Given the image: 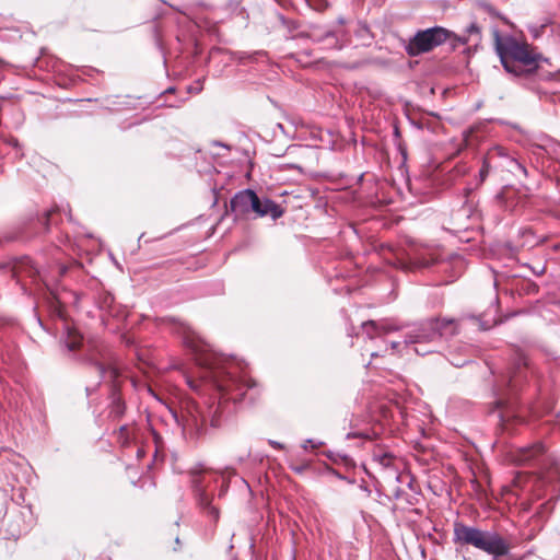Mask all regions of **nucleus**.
Listing matches in <instances>:
<instances>
[{
  "mask_svg": "<svg viewBox=\"0 0 560 560\" xmlns=\"http://www.w3.org/2000/svg\"><path fill=\"white\" fill-rule=\"evenodd\" d=\"M183 342L194 354L195 361L202 369L201 377L212 384L223 396L234 401L245 398L247 390L256 383L250 378H238L226 370L225 359L212 351L210 346L190 327L183 326Z\"/></svg>",
  "mask_w": 560,
  "mask_h": 560,
  "instance_id": "1",
  "label": "nucleus"
},
{
  "mask_svg": "<svg viewBox=\"0 0 560 560\" xmlns=\"http://www.w3.org/2000/svg\"><path fill=\"white\" fill-rule=\"evenodd\" d=\"M495 50L506 72L516 77L534 72L542 56L526 42H521L513 36H502L499 30L493 28Z\"/></svg>",
  "mask_w": 560,
  "mask_h": 560,
  "instance_id": "2",
  "label": "nucleus"
},
{
  "mask_svg": "<svg viewBox=\"0 0 560 560\" xmlns=\"http://www.w3.org/2000/svg\"><path fill=\"white\" fill-rule=\"evenodd\" d=\"M458 325L455 319H429L413 327L405 337L406 346L413 345V351L419 355L435 352L438 343L442 339H447L456 335Z\"/></svg>",
  "mask_w": 560,
  "mask_h": 560,
  "instance_id": "3",
  "label": "nucleus"
},
{
  "mask_svg": "<svg viewBox=\"0 0 560 560\" xmlns=\"http://www.w3.org/2000/svg\"><path fill=\"white\" fill-rule=\"evenodd\" d=\"M454 541L474 546L493 558L505 556L509 552L508 544L498 533L481 530L462 523L454 525Z\"/></svg>",
  "mask_w": 560,
  "mask_h": 560,
  "instance_id": "4",
  "label": "nucleus"
},
{
  "mask_svg": "<svg viewBox=\"0 0 560 560\" xmlns=\"http://www.w3.org/2000/svg\"><path fill=\"white\" fill-rule=\"evenodd\" d=\"M59 255L60 250L56 248L54 255V264H49L47 266H43L39 260L33 261L30 258H25L23 261L16 262L10 267L12 276L19 277L21 270L25 268L30 277L37 276L45 284V287L50 291L56 301L61 303L56 285L59 278H61L67 272L68 267L59 261Z\"/></svg>",
  "mask_w": 560,
  "mask_h": 560,
  "instance_id": "5",
  "label": "nucleus"
},
{
  "mask_svg": "<svg viewBox=\"0 0 560 560\" xmlns=\"http://www.w3.org/2000/svg\"><path fill=\"white\" fill-rule=\"evenodd\" d=\"M231 211L236 218L255 212L257 217H270L277 220L283 215V208L271 199H260L252 189L236 192L230 202Z\"/></svg>",
  "mask_w": 560,
  "mask_h": 560,
  "instance_id": "6",
  "label": "nucleus"
},
{
  "mask_svg": "<svg viewBox=\"0 0 560 560\" xmlns=\"http://www.w3.org/2000/svg\"><path fill=\"white\" fill-rule=\"evenodd\" d=\"M447 40L465 45L466 37H457L456 34L442 26H433L418 31L405 45V51L409 57H417L432 51Z\"/></svg>",
  "mask_w": 560,
  "mask_h": 560,
  "instance_id": "7",
  "label": "nucleus"
},
{
  "mask_svg": "<svg viewBox=\"0 0 560 560\" xmlns=\"http://www.w3.org/2000/svg\"><path fill=\"white\" fill-rule=\"evenodd\" d=\"M529 371L528 360L524 352L515 350L511 366L509 368L505 375L501 378L500 387L498 388V395L500 396L497 400L499 407H508L512 405L510 401V394L513 395L521 387V385L527 380Z\"/></svg>",
  "mask_w": 560,
  "mask_h": 560,
  "instance_id": "8",
  "label": "nucleus"
},
{
  "mask_svg": "<svg viewBox=\"0 0 560 560\" xmlns=\"http://www.w3.org/2000/svg\"><path fill=\"white\" fill-rule=\"evenodd\" d=\"M338 22V28L331 31L319 26H312L306 35L313 42L322 44L324 49H341L349 43V35L342 26L343 20L339 19Z\"/></svg>",
  "mask_w": 560,
  "mask_h": 560,
  "instance_id": "9",
  "label": "nucleus"
},
{
  "mask_svg": "<svg viewBox=\"0 0 560 560\" xmlns=\"http://www.w3.org/2000/svg\"><path fill=\"white\" fill-rule=\"evenodd\" d=\"M177 421L182 424L184 432L191 436H199L203 431L207 417L196 402H188L180 420Z\"/></svg>",
  "mask_w": 560,
  "mask_h": 560,
  "instance_id": "10",
  "label": "nucleus"
},
{
  "mask_svg": "<svg viewBox=\"0 0 560 560\" xmlns=\"http://www.w3.org/2000/svg\"><path fill=\"white\" fill-rule=\"evenodd\" d=\"M510 457L516 465H540L545 457V446L537 442L533 445L518 447L510 452Z\"/></svg>",
  "mask_w": 560,
  "mask_h": 560,
  "instance_id": "11",
  "label": "nucleus"
},
{
  "mask_svg": "<svg viewBox=\"0 0 560 560\" xmlns=\"http://www.w3.org/2000/svg\"><path fill=\"white\" fill-rule=\"evenodd\" d=\"M192 489L198 506L207 513L213 522H218L220 516L219 510L211 504V497L207 493L200 476H195L192 478Z\"/></svg>",
  "mask_w": 560,
  "mask_h": 560,
  "instance_id": "12",
  "label": "nucleus"
},
{
  "mask_svg": "<svg viewBox=\"0 0 560 560\" xmlns=\"http://www.w3.org/2000/svg\"><path fill=\"white\" fill-rule=\"evenodd\" d=\"M397 457L381 447H376L373 450L372 453V464H374L376 467H378L381 470H393L395 475V480L397 482L401 481V475L398 472V469L396 467Z\"/></svg>",
  "mask_w": 560,
  "mask_h": 560,
  "instance_id": "13",
  "label": "nucleus"
},
{
  "mask_svg": "<svg viewBox=\"0 0 560 560\" xmlns=\"http://www.w3.org/2000/svg\"><path fill=\"white\" fill-rule=\"evenodd\" d=\"M399 328L387 320H368L362 323V330L370 339L386 335Z\"/></svg>",
  "mask_w": 560,
  "mask_h": 560,
  "instance_id": "14",
  "label": "nucleus"
},
{
  "mask_svg": "<svg viewBox=\"0 0 560 560\" xmlns=\"http://www.w3.org/2000/svg\"><path fill=\"white\" fill-rule=\"evenodd\" d=\"M97 355H100L101 359H105V354L102 352V350L97 349V353H91L88 358V361L98 374L100 380L104 378L107 373L113 380H115L118 376L117 369L114 366H106L105 362L98 360Z\"/></svg>",
  "mask_w": 560,
  "mask_h": 560,
  "instance_id": "15",
  "label": "nucleus"
},
{
  "mask_svg": "<svg viewBox=\"0 0 560 560\" xmlns=\"http://www.w3.org/2000/svg\"><path fill=\"white\" fill-rule=\"evenodd\" d=\"M61 342L68 351L72 352L82 345V337L77 330L67 327Z\"/></svg>",
  "mask_w": 560,
  "mask_h": 560,
  "instance_id": "16",
  "label": "nucleus"
},
{
  "mask_svg": "<svg viewBox=\"0 0 560 560\" xmlns=\"http://www.w3.org/2000/svg\"><path fill=\"white\" fill-rule=\"evenodd\" d=\"M353 32L359 39V43L361 45H370L372 40V33L370 31V27L362 22H357Z\"/></svg>",
  "mask_w": 560,
  "mask_h": 560,
  "instance_id": "17",
  "label": "nucleus"
},
{
  "mask_svg": "<svg viewBox=\"0 0 560 560\" xmlns=\"http://www.w3.org/2000/svg\"><path fill=\"white\" fill-rule=\"evenodd\" d=\"M125 413V402L119 394L113 393L109 415L114 418H120Z\"/></svg>",
  "mask_w": 560,
  "mask_h": 560,
  "instance_id": "18",
  "label": "nucleus"
},
{
  "mask_svg": "<svg viewBox=\"0 0 560 560\" xmlns=\"http://www.w3.org/2000/svg\"><path fill=\"white\" fill-rule=\"evenodd\" d=\"M457 37H460V36L457 35ZM462 37L468 38V40L465 44L470 42L471 37H475V42L478 43L480 40V38H481V36H480V27L475 22L470 23L469 26H467V28L465 31V34Z\"/></svg>",
  "mask_w": 560,
  "mask_h": 560,
  "instance_id": "19",
  "label": "nucleus"
},
{
  "mask_svg": "<svg viewBox=\"0 0 560 560\" xmlns=\"http://www.w3.org/2000/svg\"><path fill=\"white\" fill-rule=\"evenodd\" d=\"M24 235L21 233V226L14 228L12 231H7L0 236V243L12 242L23 238Z\"/></svg>",
  "mask_w": 560,
  "mask_h": 560,
  "instance_id": "20",
  "label": "nucleus"
},
{
  "mask_svg": "<svg viewBox=\"0 0 560 560\" xmlns=\"http://www.w3.org/2000/svg\"><path fill=\"white\" fill-rule=\"evenodd\" d=\"M508 168L514 175H517V173H521L523 176H527L526 167L516 159L509 160Z\"/></svg>",
  "mask_w": 560,
  "mask_h": 560,
  "instance_id": "21",
  "label": "nucleus"
},
{
  "mask_svg": "<svg viewBox=\"0 0 560 560\" xmlns=\"http://www.w3.org/2000/svg\"><path fill=\"white\" fill-rule=\"evenodd\" d=\"M376 438V433L374 432H370V431H354V432H349L347 435H346V439L347 440H350V439H363V440H373Z\"/></svg>",
  "mask_w": 560,
  "mask_h": 560,
  "instance_id": "22",
  "label": "nucleus"
},
{
  "mask_svg": "<svg viewBox=\"0 0 560 560\" xmlns=\"http://www.w3.org/2000/svg\"><path fill=\"white\" fill-rule=\"evenodd\" d=\"M547 25H548V23L530 24V25H528L527 30H528L529 34L532 35V37L534 39H537L544 34Z\"/></svg>",
  "mask_w": 560,
  "mask_h": 560,
  "instance_id": "23",
  "label": "nucleus"
},
{
  "mask_svg": "<svg viewBox=\"0 0 560 560\" xmlns=\"http://www.w3.org/2000/svg\"><path fill=\"white\" fill-rule=\"evenodd\" d=\"M479 5L490 15L500 18L505 24H510V21L505 16L501 15L490 3L482 1L479 2Z\"/></svg>",
  "mask_w": 560,
  "mask_h": 560,
  "instance_id": "24",
  "label": "nucleus"
},
{
  "mask_svg": "<svg viewBox=\"0 0 560 560\" xmlns=\"http://www.w3.org/2000/svg\"><path fill=\"white\" fill-rule=\"evenodd\" d=\"M118 440L122 445H126L129 441V432L127 425H121L118 430Z\"/></svg>",
  "mask_w": 560,
  "mask_h": 560,
  "instance_id": "25",
  "label": "nucleus"
},
{
  "mask_svg": "<svg viewBox=\"0 0 560 560\" xmlns=\"http://www.w3.org/2000/svg\"><path fill=\"white\" fill-rule=\"evenodd\" d=\"M489 173H490V165L486 160H483L482 166L479 171V176H480L481 182H483L486 179V177L489 175Z\"/></svg>",
  "mask_w": 560,
  "mask_h": 560,
  "instance_id": "26",
  "label": "nucleus"
},
{
  "mask_svg": "<svg viewBox=\"0 0 560 560\" xmlns=\"http://www.w3.org/2000/svg\"><path fill=\"white\" fill-rule=\"evenodd\" d=\"M320 445H323V442H317V441H315V440H313V439H307V440L304 442L303 447H304L305 450H307V448H312V450H314V448H317V447H318V446H320Z\"/></svg>",
  "mask_w": 560,
  "mask_h": 560,
  "instance_id": "27",
  "label": "nucleus"
},
{
  "mask_svg": "<svg viewBox=\"0 0 560 560\" xmlns=\"http://www.w3.org/2000/svg\"><path fill=\"white\" fill-rule=\"evenodd\" d=\"M30 528V522L25 520V514H21V535L26 533Z\"/></svg>",
  "mask_w": 560,
  "mask_h": 560,
  "instance_id": "28",
  "label": "nucleus"
},
{
  "mask_svg": "<svg viewBox=\"0 0 560 560\" xmlns=\"http://www.w3.org/2000/svg\"><path fill=\"white\" fill-rule=\"evenodd\" d=\"M269 444L275 447V448H278V450H282L283 448V445L277 441H273V440H269Z\"/></svg>",
  "mask_w": 560,
  "mask_h": 560,
  "instance_id": "29",
  "label": "nucleus"
},
{
  "mask_svg": "<svg viewBox=\"0 0 560 560\" xmlns=\"http://www.w3.org/2000/svg\"><path fill=\"white\" fill-rule=\"evenodd\" d=\"M402 492L404 491L399 487H397L396 490L394 491L395 499H399Z\"/></svg>",
  "mask_w": 560,
  "mask_h": 560,
  "instance_id": "30",
  "label": "nucleus"
},
{
  "mask_svg": "<svg viewBox=\"0 0 560 560\" xmlns=\"http://www.w3.org/2000/svg\"><path fill=\"white\" fill-rule=\"evenodd\" d=\"M399 347H400V342L399 341L390 342V348H392L393 351L398 350Z\"/></svg>",
  "mask_w": 560,
  "mask_h": 560,
  "instance_id": "31",
  "label": "nucleus"
},
{
  "mask_svg": "<svg viewBox=\"0 0 560 560\" xmlns=\"http://www.w3.org/2000/svg\"><path fill=\"white\" fill-rule=\"evenodd\" d=\"M211 425H212V427H217V425H219V421L215 419V417H212V419H211Z\"/></svg>",
  "mask_w": 560,
  "mask_h": 560,
  "instance_id": "32",
  "label": "nucleus"
},
{
  "mask_svg": "<svg viewBox=\"0 0 560 560\" xmlns=\"http://www.w3.org/2000/svg\"><path fill=\"white\" fill-rule=\"evenodd\" d=\"M226 489H228V486H223V487L221 488V490H220L219 497H222V495H223V493L226 491Z\"/></svg>",
  "mask_w": 560,
  "mask_h": 560,
  "instance_id": "33",
  "label": "nucleus"
},
{
  "mask_svg": "<svg viewBox=\"0 0 560 560\" xmlns=\"http://www.w3.org/2000/svg\"><path fill=\"white\" fill-rule=\"evenodd\" d=\"M187 383H188V385H189L192 389H196V388H197V387H196V385H195V383H194L192 381L188 380V381H187Z\"/></svg>",
  "mask_w": 560,
  "mask_h": 560,
  "instance_id": "34",
  "label": "nucleus"
},
{
  "mask_svg": "<svg viewBox=\"0 0 560 560\" xmlns=\"http://www.w3.org/2000/svg\"><path fill=\"white\" fill-rule=\"evenodd\" d=\"M257 55H264V52L261 51H256L254 52L253 55H249L248 58H253L254 56H257Z\"/></svg>",
  "mask_w": 560,
  "mask_h": 560,
  "instance_id": "35",
  "label": "nucleus"
},
{
  "mask_svg": "<svg viewBox=\"0 0 560 560\" xmlns=\"http://www.w3.org/2000/svg\"><path fill=\"white\" fill-rule=\"evenodd\" d=\"M50 215V212H47L46 213V219H45V225L47 226L48 225V217Z\"/></svg>",
  "mask_w": 560,
  "mask_h": 560,
  "instance_id": "36",
  "label": "nucleus"
},
{
  "mask_svg": "<svg viewBox=\"0 0 560 560\" xmlns=\"http://www.w3.org/2000/svg\"><path fill=\"white\" fill-rule=\"evenodd\" d=\"M296 472L301 474L303 471V467H296V468H293Z\"/></svg>",
  "mask_w": 560,
  "mask_h": 560,
  "instance_id": "37",
  "label": "nucleus"
},
{
  "mask_svg": "<svg viewBox=\"0 0 560 560\" xmlns=\"http://www.w3.org/2000/svg\"><path fill=\"white\" fill-rule=\"evenodd\" d=\"M341 458L347 463L350 458L348 455H341Z\"/></svg>",
  "mask_w": 560,
  "mask_h": 560,
  "instance_id": "38",
  "label": "nucleus"
},
{
  "mask_svg": "<svg viewBox=\"0 0 560 560\" xmlns=\"http://www.w3.org/2000/svg\"><path fill=\"white\" fill-rule=\"evenodd\" d=\"M497 198H498V199H501V198H502V194H498V195H497Z\"/></svg>",
  "mask_w": 560,
  "mask_h": 560,
  "instance_id": "39",
  "label": "nucleus"
},
{
  "mask_svg": "<svg viewBox=\"0 0 560 560\" xmlns=\"http://www.w3.org/2000/svg\"><path fill=\"white\" fill-rule=\"evenodd\" d=\"M464 364H465V362L464 363H455L456 366H460V365H464Z\"/></svg>",
  "mask_w": 560,
  "mask_h": 560,
  "instance_id": "40",
  "label": "nucleus"
},
{
  "mask_svg": "<svg viewBox=\"0 0 560 560\" xmlns=\"http://www.w3.org/2000/svg\"><path fill=\"white\" fill-rule=\"evenodd\" d=\"M91 390L92 389H90V387H86V392H88L89 395H90Z\"/></svg>",
  "mask_w": 560,
  "mask_h": 560,
  "instance_id": "41",
  "label": "nucleus"
},
{
  "mask_svg": "<svg viewBox=\"0 0 560 560\" xmlns=\"http://www.w3.org/2000/svg\"><path fill=\"white\" fill-rule=\"evenodd\" d=\"M535 273L540 275V273H542V270L535 271Z\"/></svg>",
  "mask_w": 560,
  "mask_h": 560,
  "instance_id": "42",
  "label": "nucleus"
}]
</instances>
